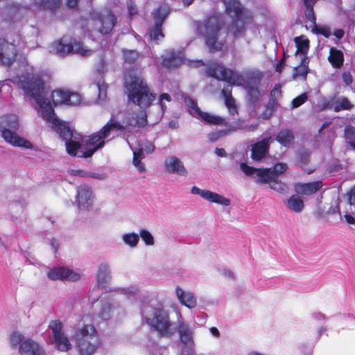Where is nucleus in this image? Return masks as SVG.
Returning a JSON list of instances; mask_svg holds the SVG:
<instances>
[{"label":"nucleus","instance_id":"nucleus-4","mask_svg":"<svg viewBox=\"0 0 355 355\" xmlns=\"http://www.w3.org/2000/svg\"><path fill=\"white\" fill-rule=\"evenodd\" d=\"M19 127L18 117L15 114H6L0 119L1 137L8 144L26 149L33 148L32 144L17 135L15 131Z\"/></svg>","mask_w":355,"mask_h":355},{"label":"nucleus","instance_id":"nucleus-57","mask_svg":"<svg viewBox=\"0 0 355 355\" xmlns=\"http://www.w3.org/2000/svg\"><path fill=\"white\" fill-rule=\"evenodd\" d=\"M164 100H165L168 102H170L171 101V97L167 93H162L160 94L159 98V105L161 107L162 112H164V110L166 109V105L163 103Z\"/></svg>","mask_w":355,"mask_h":355},{"label":"nucleus","instance_id":"nucleus-47","mask_svg":"<svg viewBox=\"0 0 355 355\" xmlns=\"http://www.w3.org/2000/svg\"><path fill=\"white\" fill-rule=\"evenodd\" d=\"M111 311L112 305L109 303H105L102 305L98 315L101 319L104 320H107L111 317Z\"/></svg>","mask_w":355,"mask_h":355},{"label":"nucleus","instance_id":"nucleus-18","mask_svg":"<svg viewBox=\"0 0 355 355\" xmlns=\"http://www.w3.org/2000/svg\"><path fill=\"white\" fill-rule=\"evenodd\" d=\"M271 137H265L252 145L251 158L254 161H261L268 153Z\"/></svg>","mask_w":355,"mask_h":355},{"label":"nucleus","instance_id":"nucleus-8","mask_svg":"<svg viewBox=\"0 0 355 355\" xmlns=\"http://www.w3.org/2000/svg\"><path fill=\"white\" fill-rule=\"evenodd\" d=\"M206 73L209 77L225 80L232 85H241L244 81L241 75L216 62H213L207 67Z\"/></svg>","mask_w":355,"mask_h":355},{"label":"nucleus","instance_id":"nucleus-34","mask_svg":"<svg viewBox=\"0 0 355 355\" xmlns=\"http://www.w3.org/2000/svg\"><path fill=\"white\" fill-rule=\"evenodd\" d=\"M170 12V8L166 4L160 5L154 12L153 19L155 23L160 22L163 25L164 20Z\"/></svg>","mask_w":355,"mask_h":355},{"label":"nucleus","instance_id":"nucleus-20","mask_svg":"<svg viewBox=\"0 0 355 355\" xmlns=\"http://www.w3.org/2000/svg\"><path fill=\"white\" fill-rule=\"evenodd\" d=\"M164 166L169 173H175L182 176L187 175V171L183 163L177 157L171 156L164 162Z\"/></svg>","mask_w":355,"mask_h":355},{"label":"nucleus","instance_id":"nucleus-48","mask_svg":"<svg viewBox=\"0 0 355 355\" xmlns=\"http://www.w3.org/2000/svg\"><path fill=\"white\" fill-rule=\"evenodd\" d=\"M287 168L286 164L278 162L274 165L273 168H271V171L275 178H278V175L285 173Z\"/></svg>","mask_w":355,"mask_h":355},{"label":"nucleus","instance_id":"nucleus-56","mask_svg":"<svg viewBox=\"0 0 355 355\" xmlns=\"http://www.w3.org/2000/svg\"><path fill=\"white\" fill-rule=\"evenodd\" d=\"M313 31L317 34H320L323 35L324 37L328 38L330 35L331 32L329 28L327 27H318L315 25H314Z\"/></svg>","mask_w":355,"mask_h":355},{"label":"nucleus","instance_id":"nucleus-33","mask_svg":"<svg viewBox=\"0 0 355 355\" xmlns=\"http://www.w3.org/2000/svg\"><path fill=\"white\" fill-rule=\"evenodd\" d=\"M322 187L321 181H315L309 183L300 184L299 188L300 192L304 195H311L320 190Z\"/></svg>","mask_w":355,"mask_h":355},{"label":"nucleus","instance_id":"nucleus-59","mask_svg":"<svg viewBox=\"0 0 355 355\" xmlns=\"http://www.w3.org/2000/svg\"><path fill=\"white\" fill-rule=\"evenodd\" d=\"M128 10L129 15L132 17L137 13V8L132 0L127 1Z\"/></svg>","mask_w":355,"mask_h":355},{"label":"nucleus","instance_id":"nucleus-13","mask_svg":"<svg viewBox=\"0 0 355 355\" xmlns=\"http://www.w3.org/2000/svg\"><path fill=\"white\" fill-rule=\"evenodd\" d=\"M51 99L55 105H78L80 103L81 96L78 93L59 89L52 92Z\"/></svg>","mask_w":355,"mask_h":355},{"label":"nucleus","instance_id":"nucleus-51","mask_svg":"<svg viewBox=\"0 0 355 355\" xmlns=\"http://www.w3.org/2000/svg\"><path fill=\"white\" fill-rule=\"evenodd\" d=\"M314 5H306L305 15L308 20H309L313 24H316V17L313 10Z\"/></svg>","mask_w":355,"mask_h":355},{"label":"nucleus","instance_id":"nucleus-53","mask_svg":"<svg viewBox=\"0 0 355 355\" xmlns=\"http://www.w3.org/2000/svg\"><path fill=\"white\" fill-rule=\"evenodd\" d=\"M140 236L142 239V240L145 242V243L148 245H152L154 243V239L150 234L148 230H142L140 232Z\"/></svg>","mask_w":355,"mask_h":355},{"label":"nucleus","instance_id":"nucleus-37","mask_svg":"<svg viewBox=\"0 0 355 355\" xmlns=\"http://www.w3.org/2000/svg\"><path fill=\"white\" fill-rule=\"evenodd\" d=\"M148 34L150 40L157 41L159 39L164 37V34L162 31V24L160 22L155 23L154 26L150 28L148 31Z\"/></svg>","mask_w":355,"mask_h":355},{"label":"nucleus","instance_id":"nucleus-15","mask_svg":"<svg viewBox=\"0 0 355 355\" xmlns=\"http://www.w3.org/2000/svg\"><path fill=\"white\" fill-rule=\"evenodd\" d=\"M17 51L16 46L5 40H0V61L5 66H10L14 62Z\"/></svg>","mask_w":355,"mask_h":355},{"label":"nucleus","instance_id":"nucleus-62","mask_svg":"<svg viewBox=\"0 0 355 355\" xmlns=\"http://www.w3.org/2000/svg\"><path fill=\"white\" fill-rule=\"evenodd\" d=\"M88 178H96V179H98V180H103L105 178V176L101 173H95L89 172Z\"/></svg>","mask_w":355,"mask_h":355},{"label":"nucleus","instance_id":"nucleus-45","mask_svg":"<svg viewBox=\"0 0 355 355\" xmlns=\"http://www.w3.org/2000/svg\"><path fill=\"white\" fill-rule=\"evenodd\" d=\"M269 187L271 189L282 193L286 192L288 190L287 185L281 180H279L278 178H275V180H272L269 184Z\"/></svg>","mask_w":355,"mask_h":355},{"label":"nucleus","instance_id":"nucleus-38","mask_svg":"<svg viewBox=\"0 0 355 355\" xmlns=\"http://www.w3.org/2000/svg\"><path fill=\"white\" fill-rule=\"evenodd\" d=\"M147 124V117L145 113L141 114H136L128 119V125L134 127L142 128Z\"/></svg>","mask_w":355,"mask_h":355},{"label":"nucleus","instance_id":"nucleus-32","mask_svg":"<svg viewBox=\"0 0 355 355\" xmlns=\"http://www.w3.org/2000/svg\"><path fill=\"white\" fill-rule=\"evenodd\" d=\"M109 279V267L107 264L103 263L99 266L96 275V282L98 286L103 287L106 284H107Z\"/></svg>","mask_w":355,"mask_h":355},{"label":"nucleus","instance_id":"nucleus-35","mask_svg":"<svg viewBox=\"0 0 355 355\" xmlns=\"http://www.w3.org/2000/svg\"><path fill=\"white\" fill-rule=\"evenodd\" d=\"M287 207L296 213L300 212L304 208L303 200L297 196H291L286 201Z\"/></svg>","mask_w":355,"mask_h":355},{"label":"nucleus","instance_id":"nucleus-44","mask_svg":"<svg viewBox=\"0 0 355 355\" xmlns=\"http://www.w3.org/2000/svg\"><path fill=\"white\" fill-rule=\"evenodd\" d=\"M43 9L55 11L60 6V0H40L38 3Z\"/></svg>","mask_w":355,"mask_h":355},{"label":"nucleus","instance_id":"nucleus-9","mask_svg":"<svg viewBox=\"0 0 355 355\" xmlns=\"http://www.w3.org/2000/svg\"><path fill=\"white\" fill-rule=\"evenodd\" d=\"M146 322L156 330L160 336L165 337L173 336L171 331V323L169 320L168 313L162 309H155L153 311V317L147 318Z\"/></svg>","mask_w":355,"mask_h":355},{"label":"nucleus","instance_id":"nucleus-25","mask_svg":"<svg viewBox=\"0 0 355 355\" xmlns=\"http://www.w3.org/2000/svg\"><path fill=\"white\" fill-rule=\"evenodd\" d=\"M51 127L59 135V137L64 141L70 139H73L76 135L73 134V130L68 127L65 123L60 121H56Z\"/></svg>","mask_w":355,"mask_h":355},{"label":"nucleus","instance_id":"nucleus-49","mask_svg":"<svg viewBox=\"0 0 355 355\" xmlns=\"http://www.w3.org/2000/svg\"><path fill=\"white\" fill-rule=\"evenodd\" d=\"M123 238L124 242L132 247L135 246L139 241V236L135 233L125 234Z\"/></svg>","mask_w":355,"mask_h":355},{"label":"nucleus","instance_id":"nucleus-64","mask_svg":"<svg viewBox=\"0 0 355 355\" xmlns=\"http://www.w3.org/2000/svg\"><path fill=\"white\" fill-rule=\"evenodd\" d=\"M349 201L352 205H355V186L352 189L349 195Z\"/></svg>","mask_w":355,"mask_h":355},{"label":"nucleus","instance_id":"nucleus-30","mask_svg":"<svg viewBox=\"0 0 355 355\" xmlns=\"http://www.w3.org/2000/svg\"><path fill=\"white\" fill-rule=\"evenodd\" d=\"M261 78V75L258 74L254 77L255 86L248 85L246 87L248 98L252 103L257 102L260 98L261 94L258 87L260 84Z\"/></svg>","mask_w":355,"mask_h":355},{"label":"nucleus","instance_id":"nucleus-40","mask_svg":"<svg viewBox=\"0 0 355 355\" xmlns=\"http://www.w3.org/2000/svg\"><path fill=\"white\" fill-rule=\"evenodd\" d=\"M354 107V105L347 97H342L336 101L334 106V111L339 112L341 110H349Z\"/></svg>","mask_w":355,"mask_h":355},{"label":"nucleus","instance_id":"nucleus-55","mask_svg":"<svg viewBox=\"0 0 355 355\" xmlns=\"http://www.w3.org/2000/svg\"><path fill=\"white\" fill-rule=\"evenodd\" d=\"M311 153L307 150H303L300 152L299 160L302 166L308 164L310 159Z\"/></svg>","mask_w":355,"mask_h":355},{"label":"nucleus","instance_id":"nucleus-61","mask_svg":"<svg viewBox=\"0 0 355 355\" xmlns=\"http://www.w3.org/2000/svg\"><path fill=\"white\" fill-rule=\"evenodd\" d=\"M71 174L74 176L88 177L89 172L84 170H72Z\"/></svg>","mask_w":355,"mask_h":355},{"label":"nucleus","instance_id":"nucleus-26","mask_svg":"<svg viewBox=\"0 0 355 355\" xmlns=\"http://www.w3.org/2000/svg\"><path fill=\"white\" fill-rule=\"evenodd\" d=\"M344 54L342 51L331 47L329 49V55L328 56V61L331 63L333 67L340 69L344 62Z\"/></svg>","mask_w":355,"mask_h":355},{"label":"nucleus","instance_id":"nucleus-17","mask_svg":"<svg viewBox=\"0 0 355 355\" xmlns=\"http://www.w3.org/2000/svg\"><path fill=\"white\" fill-rule=\"evenodd\" d=\"M177 331L179 334L180 340L183 345L187 347L193 345V329L189 323L179 320L177 326Z\"/></svg>","mask_w":355,"mask_h":355},{"label":"nucleus","instance_id":"nucleus-16","mask_svg":"<svg viewBox=\"0 0 355 355\" xmlns=\"http://www.w3.org/2000/svg\"><path fill=\"white\" fill-rule=\"evenodd\" d=\"M191 193L195 195H199L210 202L220 204L223 206H229L230 205V200L228 198L209 190L200 189L196 186L191 188Z\"/></svg>","mask_w":355,"mask_h":355},{"label":"nucleus","instance_id":"nucleus-24","mask_svg":"<svg viewBox=\"0 0 355 355\" xmlns=\"http://www.w3.org/2000/svg\"><path fill=\"white\" fill-rule=\"evenodd\" d=\"M93 198L92 189L88 186L79 187L77 193V202L80 207L87 208L91 205Z\"/></svg>","mask_w":355,"mask_h":355},{"label":"nucleus","instance_id":"nucleus-23","mask_svg":"<svg viewBox=\"0 0 355 355\" xmlns=\"http://www.w3.org/2000/svg\"><path fill=\"white\" fill-rule=\"evenodd\" d=\"M175 295L181 304L185 306L189 309H193L197 305V300L191 292H185L179 286L175 288Z\"/></svg>","mask_w":355,"mask_h":355},{"label":"nucleus","instance_id":"nucleus-31","mask_svg":"<svg viewBox=\"0 0 355 355\" xmlns=\"http://www.w3.org/2000/svg\"><path fill=\"white\" fill-rule=\"evenodd\" d=\"M275 139L282 146L287 147L293 142L294 135L291 130L284 129L278 132Z\"/></svg>","mask_w":355,"mask_h":355},{"label":"nucleus","instance_id":"nucleus-29","mask_svg":"<svg viewBox=\"0 0 355 355\" xmlns=\"http://www.w3.org/2000/svg\"><path fill=\"white\" fill-rule=\"evenodd\" d=\"M221 94L225 99V105L229 110L231 115L238 114L237 107L235 101L232 95L231 88H225L222 89Z\"/></svg>","mask_w":355,"mask_h":355},{"label":"nucleus","instance_id":"nucleus-42","mask_svg":"<svg viewBox=\"0 0 355 355\" xmlns=\"http://www.w3.org/2000/svg\"><path fill=\"white\" fill-rule=\"evenodd\" d=\"M184 102L189 108L190 114L193 116L198 118V115L201 114V110L198 106L197 102L191 97H186Z\"/></svg>","mask_w":355,"mask_h":355},{"label":"nucleus","instance_id":"nucleus-28","mask_svg":"<svg viewBox=\"0 0 355 355\" xmlns=\"http://www.w3.org/2000/svg\"><path fill=\"white\" fill-rule=\"evenodd\" d=\"M81 139V136L79 134H76L73 139L65 141L66 150L70 156H77L78 151L82 147V144L80 142Z\"/></svg>","mask_w":355,"mask_h":355},{"label":"nucleus","instance_id":"nucleus-27","mask_svg":"<svg viewBox=\"0 0 355 355\" xmlns=\"http://www.w3.org/2000/svg\"><path fill=\"white\" fill-rule=\"evenodd\" d=\"M309 58L306 56L304 57L300 65L293 68V79L295 80L297 78H302L305 80L309 72Z\"/></svg>","mask_w":355,"mask_h":355},{"label":"nucleus","instance_id":"nucleus-39","mask_svg":"<svg viewBox=\"0 0 355 355\" xmlns=\"http://www.w3.org/2000/svg\"><path fill=\"white\" fill-rule=\"evenodd\" d=\"M202 121L210 125H220L223 124L225 119L220 116L212 115L207 112L201 111V114L198 115Z\"/></svg>","mask_w":355,"mask_h":355},{"label":"nucleus","instance_id":"nucleus-10","mask_svg":"<svg viewBox=\"0 0 355 355\" xmlns=\"http://www.w3.org/2000/svg\"><path fill=\"white\" fill-rule=\"evenodd\" d=\"M55 45L56 52L62 56L69 53H78L87 56L91 53L90 50L84 47L82 42L68 36H63Z\"/></svg>","mask_w":355,"mask_h":355},{"label":"nucleus","instance_id":"nucleus-43","mask_svg":"<svg viewBox=\"0 0 355 355\" xmlns=\"http://www.w3.org/2000/svg\"><path fill=\"white\" fill-rule=\"evenodd\" d=\"M144 158V151L142 148H139L133 153V164L138 168L139 171L143 172L145 171V166L141 163V159Z\"/></svg>","mask_w":355,"mask_h":355},{"label":"nucleus","instance_id":"nucleus-50","mask_svg":"<svg viewBox=\"0 0 355 355\" xmlns=\"http://www.w3.org/2000/svg\"><path fill=\"white\" fill-rule=\"evenodd\" d=\"M275 105L276 104L268 102L261 113L262 118L264 119H269L273 113Z\"/></svg>","mask_w":355,"mask_h":355},{"label":"nucleus","instance_id":"nucleus-19","mask_svg":"<svg viewBox=\"0 0 355 355\" xmlns=\"http://www.w3.org/2000/svg\"><path fill=\"white\" fill-rule=\"evenodd\" d=\"M35 101L40 107L42 119L50 123L51 126L55 123L56 121H58V119L55 117L54 110L48 98L44 96L41 98L40 101Z\"/></svg>","mask_w":355,"mask_h":355},{"label":"nucleus","instance_id":"nucleus-1","mask_svg":"<svg viewBox=\"0 0 355 355\" xmlns=\"http://www.w3.org/2000/svg\"><path fill=\"white\" fill-rule=\"evenodd\" d=\"M226 12L229 15L232 14L230 28L226 26L223 16L218 12L208 15L203 22L198 23V31L202 35L205 43L211 53L224 49L229 31L234 39L244 36L245 24L251 22L253 19L252 14L239 0H228L226 2Z\"/></svg>","mask_w":355,"mask_h":355},{"label":"nucleus","instance_id":"nucleus-63","mask_svg":"<svg viewBox=\"0 0 355 355\" xmlns=\"http://www.w3.org/2000/svg\"><path fill=\"white\" fill-rule=\"evenodd\" d=\"M79 0H67V6L71 8H75L78 6Z\"/></svg>","mask_w":355,"mask_h":355},{"label":"nucleus","instance_id":"nucleus-58","mask_svg":"<svg viewBox=\"0 0 355 355\" xmlns=\"http://www.w3.org/2000/svg\"><path fill=\"white\" fill-rule=\"evenodd\" d=\"M342 79L346 85H351L353 82V78L349 71H344L342 74Z\"/></svg>","mask_w":355,"mask_h":355},{"label":"nucleus","instance_id":"nucleus-7","mask_svg":"<svg viewBox=\"0 0 355 355\" xmlns=\"http://www.w3.org/2000/svg\"><path fill=\"white\" fill-rule=\"evenodd\" d=\"M9 343L12 349L18 348L19 355H46V352L41 344L31 338H25L19 332L11 333Z\"/></svg>","mask_w":355,"mask_h":355},{"label":"nucleus","instance_id":"nucleus-11","mask_svg":"<svg viewBox=\"0 0 355 355\" xmlns=\"http://www.w3.org/2000/svg\"><path fill=\"white\" fill-rule=\"evenodd\" d=\"M49 327L52 330L53 343L57 350L67 352L71 349L72 345L68 336L63 331V324L58 320H51Z\"/></svg>","mask_w":355,"mask_h":355},{"label":"nucleus","instance_id":"nucleus-22","mask_svg":"<svg viewBox=\"0 0 355 355\" xmlns=\"http://www.w3.org/2000/svg\"><path fill=\"white\" fill-rule=\"evenodd\" d=\"M183 58L180 53L171 50L168 55L162 59L161 64L166 69H174L183 63Z\"/></svg>","mask_w":355,"mask_h":355},{"label":"nucleus","instance_id":"nucleus-54","mask_svg":"<svg viewBox=\"0 0 355 355\" xmlns=\"http://www.w3.org/2000/svg\"><path fill=\"white\" fill-rule=\"evenodd\" d=\"M345 136L349 142H355V128L351 125H347L344 130Z\"/></svg>","mask_w":355,"mask_h":355},{"label":"nucleus","instance_id":"nucleus-21","mask_svg":"<svg viewBox=\"0 0 355 355\" xmlns=\"http://www.w3.org/2000/svg\"><path fill=\"white\" fill-rule=\"evenodd\" d=\"M94 19L101 23L99 32L102 34H107L111 32L116 23V17L111 12H107L105 15L96 14Z\"/></svg>","mask_w":355,"mask_h":355},{"label":"nucleus","instance_id":"nucleus-5","mask_svg":"<svg viewBox=\"0 0 355 355\" xmlns=\"http://www.w3.org/2000/svg\"><path fill=\"white\" fill-rule=\"evenodd\" d=\"M114 129L125 131L126 126L119 122L108 121L99 131L89 135L87 139L83 141V145L91 148L84 151L80 157L84 158L92 157L96 150L105 145V139L109 136L111 130Z\"/></svg>","mask_w":355,"mask_h":355},{"label":"nucleus","instance_id":"nucleus-2","mask_svg":"<svg viewBox=\"0 0 355 355\" xmlns=\"http://www.w3.org/2000/svg\"><path fill=\"white\" fill-rule=\"evenodd\" d=\"M124 88L128 101L145 111L155 99L147 82L141 76H129L125 79Z\"/></svg>","mask_w":355,"mask_h":355},{"label":"nucleus","instance_id":"nucleus-52","mask_svg":"<svg viewBox=\"0 0 355 355\" xmlns=\"http://www.w3.org/2000/svg\"><path fill=\"white\" fill-rule=\"evenodd\" d=\"M307 94L306 93H303L293 99L292 107L294 108L298 107L304 104L307 101Z\"/></svg>","mask_w":355,"mask_h":355},{"label":"nucleus","instance_id":"nucleus-36","mask_svg":"<svg viewBox=\"0 0 355 355\" xmlns=\"http://www.w3.org/2000/svg\"><path fill=\"white\" fill-rule=\"evenodd\" d=\"M294 41L297 47L295 54H302L305 57L309 49V40L300 36L295 37Z\"/></svg>","mask_w":355,"mask_h":355},{"label":"nucleus","instance_id":"nucleus-46","mask_svg":"<svg viewBox=\"0 0 355 355\" xmlns=\"http://www.w3.org/2000/svg\"><path fill=\"white\" fill-rule=\"evenodd\" d=\"M281 96H282L281 85L279 84H277L274 86L273 89L270 92L269 102L277 105V98H278Z\"/></svg>","mask_w":355,"mask_h":355},{"label":"nucleus","instance_id":"nucleus-60","mask_svg":"<svg viewBox=\"0 0 355 355\" xmlns=\"http://www.w3.org/2000/svg\"><path fill=\"white\" fill-rule=\"evenodd\" d=\"M285 65V53H284V57L281 59L276 64L275 70L278 73H281L283 70V68Z\"/></svg>","mask_w":355,"mask_h":355},{"label":"nucleus","instance_id":"nucleus-41","mask_svg":"<svg viewBox=\"0 0 355 355\" xmlns=\"http://www.w3.org/2000/svg\"><path fill=\"white\" fill-rule=\"evenodd\" d=\"M123 60L128 64L135 63L140 57L139 53L136 50L123 49Z\"/></svg>","mask_w":355,"mask_h":355},{"label":"nucleus","instance_id":"nucleus-12","mask_svg":"<svg viewBox=\"0 0 355 355\" xmlns=\"http://www.w3.org/2000/svg\"><path fill=\"white\" fill-rule=\"evenodd\" d=\"M241 170L248 176L256 178L257 184H269L275 177L272 173L271 168H254L242 162L240 164Z\"/></svg>","mask_w":355,"mask_h":355},{"label":"nucleus","instance_id":"nucleus-6","mask_svg":"<svg viewBox=\"0 0 355 355\" xmlns=\"http://www.w3.org/2000/svg\"><path fill=\"white\" fill-rule=\"evenodd\" d=\"M18 86L25 94L35 101H40L46 92L44 80L42 76L36 73H26L19 78Z\"/></svg>","mask_w":355,"mask_h":355},{"label":"nucleus","instance_id":"nucleus-14","mask_svg":"<svg viewBox=\"0 0 355 355\" xmlns=\"http://www.w3.org/2000/svg\"><path fill=\"white\" fill-rule=\"evenodd\" d=\"M48 277L53 281H71L77 282L80 279L79 273L65 267H58L51 269L47 272Z\"/></svg>","mask_w":355,"mask_h":355},{"label":"nucleus","instance_id":"nucleus-3","mask_svg":"<svg viewBox=\"0 0 355 355\" xmlns=\"http://www.w3.org/2000/svg\"><path fill=\"white\" fill-rule=\"evenodd\" d=\"M73 339L79 355H93L101 345L99 333L92 324L75 329Z\"/></svg>","mask_w":355,"mask_h":355}]
</instances>
